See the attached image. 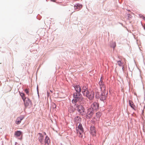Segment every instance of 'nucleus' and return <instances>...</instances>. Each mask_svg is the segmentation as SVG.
I'll return each mask as SVG.
<instances>
[{
	"mask_svg": "<svg viewBox=\"0 0 145 145\" xmlns=\"http://www.w3.org/2000/svg\"><path fill=\"white\" fill-rule=\"evenodd\" d=\"M74 121L76 122L77 123H79L81 121V119L80 117L77 116L75 118Z\"/></svg>",
	"mask_w": 145,
	"mask_h": 145,
	"instance_id": "nucleus-17",
	"label": "nucleus"
},
{
	"mask_svg": "<svg viewBox=\"0 0 145 145\" xmlns=\"http://www.w3.org/2000/svg\"><path fill=\"white\" fill-rule=\"evenodd\" d=\"M77 134L80 137H82L84 133V131H76Z\"/></svg>",
	"mask_w": 145,
	"mask_h": 145,
	"instance_id": "nucleus-16",
	"label": "nucleus"
},
{
	"mask_svg": "<svg viewBox=\"0 0 145 145\" xmlns=\"http://www.w3.org/2000/svg\"><path fill=\"white\" fill-rule=\"evenodd\" d=\"M78 101L80 102H82L84 100V99L82 97H78Z\"/></svg>",
	"mask_w": 145,
	"mask_h": 145,
	"instance_id": "nucleus-24",
	"label": "nucleus"
},
{
	"mask_svg": "<svg viewBox=\"0 0 145 145\" xmlns=\"http://www.w3.org/2000/svg\"><path fill=\"white\" fill-rule=\"evenodd\" d=\"M144 29L145 30V24H144Z\"/></svg>",
	"mask_w": 145,
	"mask_h": 145,
	"instance_id": "nucleus-30",
	"label": "nucleus"
},
{
	"mask_svg": "<svg viewBox=\"0 0 145 145\" xmlns=\"http://www.w3.org/2000/svg\"><path fill=\"white\" fill-rule=\"evenodd\" d=\"M38 135H39V137L38 138L39 140L41 143L42 144L43 141V135L40 133H39Z\"/></svg>",
	"mask_w": 145,
	"mask_h": 145,
	"instance_id": "nucleus-12",
	"label": "nucleus"
},
{
	"mask_svg": "<svg viewBox=\"0 0 145 145\" xmlns=\"http://www.w3.org/2000/svg\"><path fill=\"white\" fill-rule=\"evenodd\" d=\"M24 118L23 116H21L18 117L16 120V123L17 124H19L21 122V121Z\"/></svg>",
	"mask_w": 145,
	"mask_h": 145,
	"instance_id": "nucleus-11",
	"label": "nucleus"
},
{
	"mask_svg": "<svg viewBox=\"0 0 145 145\" xmlns=\"http://www.w3.org/2000/svg\"><path fill=\"white\" fill-rule=\"evenodd\" d=\"M22 132L20 131H17L15 132L14 135L16 137H19L22 134Z\"/></svg>",
	"mask_w": 145,
	"mask_h": 145,
	"instance_id": "nucleus-18",
	"label": "nucleus"
},
{
	"mask_svg": "<svg viewBox=\"0 0 145 145\" xmlns=\"http://www.w3.org/2000/svg\"><path fill=\"white\" fill-rule=\"evenodd\" d=\"M107 93L106 91H102L101 96L100 97V99L102 101L105 100L107 97Z\"/></svg>",
	"mask_w": 145,
	"mask_h": 145,
	"instance_id": "nucleus-7",
	"label": "nucleus"
},
{
	"mask_svg": "<svg viewBox=\"0 0 145 145\" xmlns=\"http://www.w3.org/2000/svg\"><path fill=\"white\" fill-rule=\"evenodd\" d=\"M69 111L70 113H72L74 112V109L73 108V107L71 106L69 108Z\"/></svg>",
	"mask_w": 145,
	"mask_h": 145,
	"instance_id": "nucleus-23",
	"label": "nucleus"
},
{
	"mask_svg": "<svg viewBox=\"0 0 145 145\" xmlns=\"http://www.w3.org/2000/svg\"><path fill=\"white\" fill-rule=\"evenodd\" d=\"M44 135H46V134L45 133H44Z\"/></svg>",
	"mask_w": 145,
	"mask_h": 145,
	"instance_id": "nucleus-31",
	"label": "nucleus"
},
{
	"mask_svg": "<svg viewBox=\"0 0 145 145\" xmlns=\"http://www.w3.org/2000/svg\"><path fill=\"white\" fill-rule=\"evenodd\" d=\"M141 17L144 19V20L145 21V17L143 16H142V17Z\"/></svg>",
	"mask_w": 145,
	"mask_h": 145,
	"instance_id": "nucleus-28",
	"label": "nucleus"
},
{
	"mask_svg": "<svg viewBox=\"0 0 145 145\" xmlns=\"http://www.w3.org/2000/svg\"><path fill=\"white\" fill-rule=\"evenodd\" d=\"M74 88L76 92L74 93L73 96L75 97L80 96V92L81 90V88L80 86L79 85H76Z\"/></svg>",
	"mask_w": 145,
	"mask_h": 145,
	"instance_id": "nucleus-2",
	"label": "nucleus"
},
{
	"mask_svg": "<svg viewBox=\"0 0 145 145\" xmlns=\"http://www.w3.org/2000/svg\"><path fill=\"white\" fill-rule=\"evenodd\" d=\"M80 96H77V97H75L74 96V98L72 100V102L73 103H75L77 102L78 101V99L77 98L78 97H79Z\"/></svg>",
	"mask_w": 145,
	"mask_h": 145,
	"instance_id": "nucleus-19",
	"label": "nucleus"
},
{
	"mask_svg": "<svg viewBox=\"0 0 145 145\" xmlns=\"http://www.w3.org/2000/svg\"><path fill=\"white\" fill-rule=\"evenodd\" d=\"M101 115V113L98 112L96 113V116L97 117L96 120H98L99 119V118Z\"/></svg>",
	"mask_w": 145,
	"mask_h": 145,
	"instance_id": "nucleus-21",
	"label": "nucleus"
},
{
	"mask_svg": "<svg viewBox=\"0 0 145 145\" xmlns=\"http://www.w3.org/2000/svg\"><path fill=\"white\" fill-rule=\"evenodd\" d=\"M87 97L90 100H93L94 97V92L92 91L89 92Z\"/></svg>",
	"mask_w": 145,
	"mask_h": 145,
	"instance_id": "nucleus-10",
	"label": "nucleus"
},
{
	"mask_svg": "<svg viewBox=\"0 0 145 145\" xmlns=\"http://www.w3.org/2000/svg\"><path fill=\"white\" fill-rule=\"evenodd\" d=\"M82 5L79 4H76L74 6V8L75 9H79L81 8L82 7Z\"/></svg>",
	"mask_w": 145,
	"mask_h": 145,
	"instance_id": "nucleus-20",
	"label": "nucleus"
},
{
	"mask_svg": "<svg viewBox=\"0 0 145 145\" xmlns=\"http://www.w3.org/2000/svg\"><path fill=\"white\" fill-rule=\"evenodd\" d=\"M118 65L120 66H121L122 65L123 63L121 62L120 61H118Z\"/></svg>",
	"mask_w": 145,
	"mask_h": 145,
	"instance_id": "nucleus-25",
	"label": "nucleus"
},
{
	"mask_svg": "<svg viewBox=\"0 0 145 145\" xmlns=\"http://www.w3.org/2000/svg\"><path fill=\"white\" fill-rule=\"evenodd\" d=\"M52 1H54V2H55L56 0H51Z\"/></svg>",
	"mask_w": 145,
	"mask_h": 145,
	"instance_id": "nucleus-29",
	"label": "nucleus"
},
{
	"mask_svg": "<svg viewBox=\"0 0 145 145\" xmlns=\"http://www.w3.org/2000/svg\"><path fill=\"white\" fill-rule=\"evenodd\" d=\"M91 107L90 108H92L93 110H96L99 108V105L97 103L94 102L91 104Z\"/></svg>",
	"mask_w": 145,
	"mask_h": 145,
	"instance_id": "nucleus-8",
	"label": "nucleus"
},
{
	"mask_svg": "<svg viewBox=\"0 0 145 145\" xmlns=\"http://www.w3.org/2000/svg\"><path fill=\"white\" fill-rule=\"evenodd\" d=\"M115 46H116V45H115V46H114V47H115Z\"/></svg>",
	"mask_w": 145,
	"mask_h": 145,
	"instance_id": "nucleus-34",
	"label": "nucleus"
},
{
	"mask_svg": "<svg viewBox=\"0 0 145 145\" xmlns=\"http://www.w3.org/2000/svg\"><path fill=\"white\" fill-rule=\"evenodd\" d=\"M50 91H51V92H52H52H52V91H51V90H50Z\"/></svg>",
	"mask_w": 145,
	"mask_h": 145,
	"instance_id": "nucleus-32",
	"label": "nucleus"
},
{
	"mask_svg": "<svg viewBox=\"0 0 145 145\" xmlns=\"http://www.w3.org/2000/svg\"><path fill=\"white\" fill-rule=\"evenodd\" d=\"M25 91L27 94H28L29 91H28V89H25Z\"/></svg>",
	"mask_w": 145,
	"mask_h": 145,
	"instance_id": "nucleus-26",
	"label": "nucleus"
},
{
	"mask_svg": "<svg viewBox=\"0 0 145 145\" xmlns=\"http://www.w3.org/2000/svg\"><path fill=\"white\" fill-rule=\"evenodd\" d=\"M82 92L84 96L87 97L89 92V91L86 86H83L82 89Z\"/></svg>",
	"mask_w": 145,
	"mask_h": 145,
	"instance_id": "nucleus-5",
	"label": "nucleus"
},
{
	"mask_svg": "<svg viewBox=\"0 0 145 145\" xmlns=\"http://www.w3.org/2000/svg\"><path fill=\"white\" fill-rule=\"evenodd\" d=\"M96 96L97 97H99V95H98L97 93H96Z\"/></svg>",
	"mask_w": 145,
	"mask_h": 145,
	"instance_id": "nucleus-27",
	"label": "nucleus"
},
{
	"mask_svg": "<svg viewBox=\"0 0 145 145\" xmlns=\"http://www.w3.org/2000/svg\"><path fill=\"white\" fill-rule=\"evenodd\" d=\"M76 131H84L83 128L82 127L81 124H79V125L76 129Z\"/></svg>",
	"mask_w": 145,
	"mask_h": 145,
	"instance_id": "nucleus-14",
	"label": "nucleus"
},
{
	"mask_svg": "<svg viewBox=\"0 0 145 145\" xmlns=\"http://www.w3.org/2000/svg\"><path fill=\"white\" fill-rule=\"evenodd\" d=\"M129 104L131 107L133 109H135L136 108L135 105L134 104L133 102L131 100L129 101Z\"/></svg>",
	"mask_w": 145,
	"mask_h": 145,
	"instance_id": "nucleus-15",
	"label": "nucleus"
},
{
	"mask_svg": "<svg viewBox=\"0 0 145 145\" xmlns=\"http://www.w3.org/2000/svg\"><path fill=\"white\" fill-rule=\"evenodd\" d=\"M103 78H102V77H101V80L99 82V84L100 86V88L102 91H106L105 86L103 81Z\"/></svg>",
	"mask_w": 145,
	"mask_h": 145,
	"instance_id": "nucleus-4",
	"label": "nucleus"
},
{
	"mask_svg": "<svg viewBox=\"0 0 145 145\" xmlns=\"http://www.w3.org/2000/svg\"><path fill=\"white\" fill-rule=\"evenodd\" d=\"M124 68V67H122V69H123Z\"/></svg>",
	"mask_w": 145,
	"mask_h": 145,
	"instance_id": "nucleus-33",
	"label": "nucleus"
},
{
	"mask_svg": "<svg viewBox=\"0 0 145 145\" xmlns=\"http://www.w3.org/2000/svg\"><path fill=\"white\" fill-rule=\"evenodd\" d=\"M24 105L26 107L32 105L31 101L28 98L24 101Z\"/></svg>",
	"mask_w": 145,
	"mask_h": 145,
	"instance_id": "nucleus-6",
	"label": "nucleus"
},
{
	"mask_svg": "<svg viewBox=\"0 0 145 145\" xmlns=\"http://www.w3.org/2000/svg\"><path fill=\"white\" fill-rule=\"evenodd\" d=\"M90 131L91 133L93 136H94L95 135L96 133V131L94 126H91V127Z\"/></svg>",
	"mask_w": 145,
	"mask_h": 145,
	"instance_id": "nucleus-9",
	"label": "nucleus"
},
{
	"mask_svg": "<svg viewBox=\"0 0 145 145\" xmlns=\"http://www.w3.org/2000/svg\"><path fill=\"white\" fill-rule=\"evenodd\" d=\"M93 114V110L92 108H90L88 110L87 113V118H90L92 116Z\"/></svg>",
	"mask_w": 145,
	"mask_h": 145,
	"instance_id": "nucleus-3",
	"label": "nucleus"
},
{
	"mask_svg": "<svg viewBox=\"0 0 145 145\" xmlns=\"http://www.w3.org/2000/svg\"><path fill=\"white\" fill-rule=\"evenodd\" d=\"M44 142L45 145H49L50 140L49 138L47 136H46L44 140Z\"/></svg>",
	"mask_w": 145,
	"mask_h": 145,
	"instance_id": "nucleus-13",
	"label": "nucleus"
},
{
	"mask_svg": "<svg viewBox=\"0 0 145 145\" xmlns=\"http://www.w3.org/2000/svg\"><path fill=\"white\" fill-rule=\"evenodd\" d=\"M75 105L77 107L76 109L77 110L79 113H80L82 115L85 114H86L85 109L83 106L80 105Z\"/></svg>",
	"mask_w": 145,
	"mask_h": 145,
	"instance_id": "nucleus-1",
	"label": "nucleus"
},
{
	"mask_svg": "<svg viewBox=\"0 0 145 145\" xmlns=\"http://www.w3.org/2000/svg\"><path fill=\"white\" fill-rule=\"evenodd\" d=\"M20 94L23 101L27 99L25 97V94L24 93H21Z\"/></svg>",
	"mask_w": 145,
	"mask_h": 145,
	"instance_id": "nucleus-22",
	"label": "nucleus"
}]
</instances>
